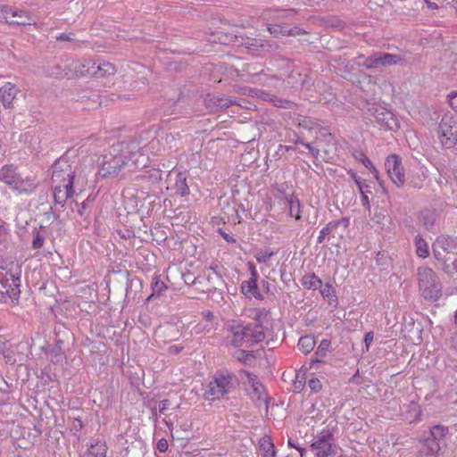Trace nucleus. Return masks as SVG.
I'll return each mask as SVG.
<instances>
[{"instance_id":"nucleus-55","label":"nucleus","mask_w":457,"mask_h":457,"mask_svg":"<svg viewBox=\"0 0 457 457\" xmlns=\"http://www.w3.org/2000/svg\"><path fill=\"white\" fill-rule=\"evenodd\" d=\"M350 175L351 178L354 180L356 186L358 187V189H360L361 187H369L368 185L363 184L361 182V179L359 176H357L355 172H351Z\"/></svg>"},{"instance_id":"nucleus-58","label":"nucleus","mask_w":457,"mask_h":457,"mask_svg":"<svg viewBox=\"0 0 457 457\" xmlns=\"http://www.w3.org/2000/svg\"><path fill=\"white\" fill-rule=\"evenodd\" d=\"M170 406V401L165 399L159 403V412L163 414L167 408Z\"/></svg>"},{"instance_id":"nucleus-26","label":"nucleus","mask_w":457,"mask_h":457,"mask_svg":"<svg viewBox=\"0 0 457 457\" xmlns=\"http://www.w3.org/2000/svg\"><path fill=\"white\" fill-rule=\"evenodd\" d=\"M106 444L97 441L96 444H92L90 448L80 457H106Z\"/></svg>"},{"instance_id":"nucleus-14","label":"nucleus","mask_w":457,"mask_h":457,"mask_svg":"<svg viewBox=\"0 0 457 457\" xmlns=\"http://www.w3.org/2000/svg\"><path fill=\"white\" fill-rule=\"evenodd\" d=\"M369 112L385 129L396 131L399 129L397 118L389 110L380 105H372L369 108Z\"/></svg>"},{"instance_id":"nucleus-10","label":"nucleus","mask_w":457,"mask_h":457,"mask_svg":"<svg viewBox=\"0 0 457 457\" xmlns=\"http://www.w3.org/2000/svg\"><path fill=\"white\" fill-rule=\"evenodd\" d=\"M315 451L316 457H333L337 453L333 434L328 430H322L315 441L311 445Z\"/></svg>"},{"instance_id":"nucleus-62","label":"nucleus","mask_w":457,"mask_h":457,"mask_svg":"<svg viewBox=\"0 0 457 457\" xmlns=\"http://www.w3.org/2000/svg\"><path fill=\"white\" fill-rule=\"evenodd\" d=\"M262 315H266V311L264 309L257 310L254 317L255 322L261 323L260 320Z\"/></svg>"},{"instance_id":"nucleus-12","label":"nucleus","mask_w":457,"mask_h":457,"mask_svg":"<svg viewBox=\"0 0 457 457\" xmlns=\"http://www.w3.org/2000/svg\"><path fill=\"white\" fill-rule=\"evenodd\" d=\"M0 21L11 25H29L32 17L29 12L16 7L4 5L0 9Z\"/></svg>"},{"instance_id":"nucleus-31","label":"nucleus","mask_w":457,"mask_h":457,"mask_svg":"<svg viewBox=\"0 0 457 457\" xmlns=\"http://www.w3.org/2000/svg\"><path fill=\"white\" fill-rule=\"evenodd\" d=\"M175 187L177 194L181 196H186L189 194V187L187 184L185 174L181 172L177 173Z\"/></svg>"},{"instance_id":"nucleus-15","label":"nucleus","mask_w":457,"mask_h":457,"mask_svg":"<svg viewBox=\"0 0 457 457\" xmlns=\"http://www.w3.org/2000/svg\"><path fill=\"white\" fill-rule=\"evenodd\" d=\"M293 124L299 129H303V130H307L311 132L312 130H315L319 134H322L325 138H330L331 133L328 132L324 128H322L314 119L303 116L300 114H295L293 117Z\"/></svg>"},{"instance_id":"nucleus-24","label":"nucleus","mask_w":457,"mask_h":457,"mask_svg":"<svg viewBox=\"0 0 457 457\" xmlns=\"http://www.w3.org/2000/svg\"><path fill=\"white\" fill-rule=\"evenodd\" d=\"M259 448L262 453V457H275L276 449L275 445L269 436H264L259 440Z\"/></svg>"},{"instance_id":"nucleus-42","label":"nucleus","mask_w":457,"mask_h":457,"mask_svg":"<svg viewBox=\"0 0 457 457\" xmlns=\"http://www.w3.org/2000/svg\"><path fill=\"white\" fill-rule=\"evenodd\" d=\"M45 235L41 233L39 230L33 231V240H32V248L33 249H40L45 243Z\"/></svg>"},{"instance_id":"nucleus-21","label":"nucleus","mask_w":457,"mask_h":457,"mask_svg":"<svg viewBox=\"0 0 457 457\" xmlns=\"http://www.w3.org/2000/svg\"><path fill=\"white\" fill-rule=\"evenodd\" d=\"M0 180L4 181L11 187L16 188L21 181V179L15 172V170L12 166H4L0 170Z\"/></svg>"},{"instance_id":"nucleus-29","label":"nucleus","mask_w":457,"mask_h":457,"mask_svg":"<svg viewBox=\"0 0 457 457\" xmlns=\"http://www.w3.org/2000/svg\"><path fill=\"white\" fill-rule=\"evenodd\" d=\"M302 285L307 289L316 290L322 287V280L314 273L306 274L302 278Z\"/></svg>"},{"instance_id":"nucleus-39","label":"nucleus","mask_w":457,"mask_h":457,"mask_svg":"<svg viewBox=\"0 0 457 457\" xmlns=\"http://www.w3.org/2000/svg\"><path fill=\"white\" fill-rule=\"evenodd\" d=\"M425 179L426 175L424 174V172L412 175L409 181V186L416 189H420L423 187V181L425 180Z\"/></svg>"},{"instance_id":"nucleus-35","label":"nucleus","mask_w":457,"mask_h":457,"mask_svg":"<svg viewBox=\"0 0 457 457\" xmlns=\"http://www.w3.org/2000/svg\"><path fill=\"white\" fill-rule=\"evenodd\" d=\"M329 346H330L329 340H327V339L321 340V342L320 343V345L315 352L316 358H315V360H312V361L321 362L322 361L321 359L326 356V353H327Z\"/></svg>"},{"instance_id":"nucleus-61","label":"nucleus","mask_w":457,"mask_h":457,"mask_svg":"<svg viewBox=\"0 0 457 457\" xmlns=\"http://www.w3.org/2000/svg\"><path fill=\"white\" fill-rule=\"evenodd\" d=\"M56 39L58 41H71V34L62 33V34H60L59 36L56 37Z\"/></svg>"},{"instance_id":"nucleus-36","label":"nucleus","mask_w":457,"mask_h":457,"mask_svg":"<svg viewBox=\"0 0 457 457\" xmlns=\"http://www.w3.org/2000/svg\"><path fill=\"white\" fill-rule=\"evenodd\" d=\"M448 433V428L442 425H436L430 428V436L431 438L440 441L445 438L446 434Z\"/></svg>"},{"instance_id":"nucleus-50","label":"nucleus","mask_w":457,"mask_h":457,"mask_svg":"<svg viewBox=\"0 0 457 457\" xmlns=\"http://www.w3.org/2000/svg\"><path fill=\"white\" fill-rule=\"evenodd\" d=\"M331 224L335 225V229L342 225L345 228H347L350 225V219L348 217H343L340 220L330 221Z\"/></svg>"},{"instance_id":"nucleus-64","label":"nucleus","mask_w":457,"mask_h":457,"mask_svg":"<svg viewBox=\"0 0 457 457\" xmlns=\"http://www.w3.org/2000/svg\"><path fill=\"white\" fill-rule=\"evenodd\" d=\"M450 343L453 347L457 349V333L453 334L450 338Z\"/></svg>"},{"instance_id":"nucleus-34","label":"nucleus","mask_w":457,"mask_h":457,"mask_svg":"<svg viewBox=\"0 0 457 457\" xmlns=\"http://www.w3.org/2000/svg\"><path fill=\"white\" fill-rule=\"evenodd\" d=\"M243 36H237L232 33H227V32H218L217 33V39L220 44L223 45H228L231 43L237 44L240 46V40Z\"/></svg>"},{"instance_id":"nucleus-28","label":"nucleus","mask_w":457,"mask_h":457,"mask_svg":"<svg viewBox=\"0 0 457 457\" xmlns=\"http://www.w3.org/2000/svg\"><path fill=\"white\" fill-rule=\"evenodd\" d=\"M151 289L152 293L148 295L146 298V302L150 303L154 301L155 299L159 298L162 292H164L167 289V286L165 283L157 278H154V281L151 284Z\"/></svg>"},{"instance_id":"nucleus-18","label":"nucleus","mask_w":457,"mask_h":457,"mask_svg":"<svg viewBox=\"0 0 457 457\" xmlns=\"http://www.w3.org/2000/svg\"><path fill=\"white\" fill-rule=\"evenodd\" d=\"M53 184L54 200L55 204H59L63 207L68 198L73 196L74 188L71 182H66V184Z\"/></svg>"},{"instance_id":"nucleus-59","label":"nucleus","mask_w":457,"mask_h":457,"mask_svg":"<svg viewBox=\"0 0 457 457\" xmlns=\"http://www.w3.org/2000/svg\"><path fill=\"white\" fill-rule=\"evenodd\" d=\"M83 428V422L80 419H74L72 422V429L77 432L79 431Z\"/></svg>"},{"instance_id":"nucleus-20","label":"nucleus","mask_w":457,"mask_h":457,"mask_svg":"<svg viewBox=\"0 0 457 457\" xmlns=\"http://www.w3.org/2000/svg\"><path fill=\"white\" fill-rule=\"evenodd\" d=\"M257 280H258V274L257 272H251V278L247 281H243L241 284V290L243 294L247 296L251 297L253 296L254 298L258 300H262L263 295L260 293L257 286Z\"/></svg>"},{"instance_id":"nucleus-57","label":"nucleus","mask_w":457,"mask_h":457,"mask_svg":"<svg viewBox=\"0 0 457 457\" xmlns=\"http://www.w3.org/2000/svg\"><path fill=\"white\" fill-rule=\"evenodd\" d=\"M320 137L317 136L315 137V139L312 142H311V144H312L313 146H314V145H320V144L321 142H323V141L324 142H330V140L332 138V137L330 138H325V137L322 134H320Z\"/></svg>"},{"instance_id":"nucleus-60","label":"nucleus","mask_w":457,"mask_h":457,"mask_svg":"<svg viewBox=\"0 0 457 457\" xmlns=\"http://www.w3.org/2000/svg\"><path fill=\"white\" fill-rule=\"evenodd\" d=\"M372 341H373V332L366 333L364 336V343H365L367 349L369 348V346L372 343Z\"/></svg>"},{"instance_id":"nucleus-7","label":"nucleus","mask_w":457,"mask_h":457,"mask_svg":"<svg viewBox=\"0 0 457 457\" xmlns=\"http://www.w3.org/2000/svg\"><path fill=\"white\" fill-rule=\"evenodd\" d=\"M437 137L442 145L447 149L457 145V116L445 112L438 124Z\"/></svg>"},{"instance_id":"nucleus-52","label":"nucleus","mask_w":457,"mask_h":457,"mask_svg":"<svg viewBox=\"0 0 457 457\" xmlns=\"http://www.w3.org/2000/svg\"><path fill=\"white\" fill-rule=\"evenodd\" d=\"M137 68H138L137 72L140 74H143V77L141 78L143 80L142 82L144 84H147L148 83L147 75L151 74V71L142 65H137Z\"/></svg>"},{"instance_id":"nucleus-51","label":"nucleus","mask_w":457,"mask_h":457,"mask_svg":"<svg viewBox=\"0 0 457 457\" xmlns=\"http://www.w3.org/2000/svg\"><path fill=\"white\" fill-rule=\"evenodd\" d=\"M287 36H290V37H296V36H300V35H303V34H307V32L299 28V27H293L291 29H287Z\"/></svg>"},{"instance_id":"nucleus-5","label":"nucleus","mask_w":457,"mask_h":457,"mask_svg":"<svg viewBox=\"0 0 457 457\" xmlns=\"http://www.w3.org/2000/svg\"><path fill=\"white\" fill-rule=\"evenodd\" d=\"M52 169V183L66 184L70 181L74 184L77 156L68 151L54 162Z\"/></svg>"},{"instance_id":"nucleus-16","label":"nucleus","mask_w":457,"mask_h":457,"mask_svg":"<svg viewBox=\"0 0 457 457\" xmlns=\"http://www.w3.org/2000/svg\"><path fill=\"white\" fill-rule=\"evenodd\" d=\"M246 376L250 386L248 395L251 399L255 403H263L266 405V408H268L267 395L262 384L257 379L255 375L246 372Z\"/></svg>"},{"instance_id":"nucleus-37","label":"nucleus","mask_w":457,"mask_h":457,"mask_svg":"<svg viewBox=\"0 0 457 457\" xmlns=\"http://www.w3.org/2000/svg\"><path fill=\"white\" fill-rule=\"evenodd\" d=\"M213 104L220 109H225L233 104H237V101L226 96H218L212 98Z\"/></svg>"},{"instance_id":"nucleus-63","label":"nucleus","mask_w":457,"mask_h":457,"mask_svg":"<svg viewBox=\"0 0 457 457\" xmlns=\"http://www.w3.org/2000/svg\"><path fill=\"white\" fill-rule=\"evenodd\" d=\"M222 237L228 243H236V239L226 232H220Z\"/></svg>"},{"instance_id":"nucleus-13","label":"nucleus","mask_w":457,"mask_h":457,"mask_svg":"<svg viewBox=\"0 0 457 457\" xmlns=\"http://www.w3.org/2000/svg\"><path fill=\"white\" fill-rule=\"evenodd\" d=\"M385 168L392 182L398 187H403L405 183V175L401 157L396 154H390L386 159Z\"/></svg>"},{"instance_id":"nucleus-54","label":"nucleus","mask_w":457,"mask_h":457,"mask_svg":"<svg viewBox=\"0 0 457 457\" xmlns=\"http://www.w3.org/2000/svg\"><path fill=\"white\" fill-rule=\"evenodd\" d=\"M169 444L168 441L164 438L160 439L157 442V449L161 453H165L168 450Z\"/></svg>"},{"instance_id":"nucleus-19","label":"nucleus","mask_w":457,"mask_h":457,"mask_svg":"<svg viewBox=\"0 0 457 457\" xmlns=\"http://www.w3.org/2000/svg\"><path fill=\"white\" fill-rule=\"evenodd\" d=\"M19 93L20 89L16 85L6 82L0 88V98L4 107L6 109L13 108L14 100Z\"/></svg>"},{"instance_id":"nucleus-38","label":"nucleus","mask_w":457,"mask_h":457,"mask_svg":"<svg viewBox=\"0 0 457 457\" xmlns=\"http://www.w3.org/2000/svg\"><path fill=\"white\" fill-rule=\"evenodd\" d=\"M233 356L237 361H238L242 363H245V364L249 363L253 358V352L242 350V349L237 350L234 353Z\"/></svg>"},{"instance_id":"nucleus-1","label":"nucleus","mask_w":457,"mask_h":457,"mask_svg":"<svg viewBox=\"0 0 457 457\" xmlns=\"http://www.w3.org/2000/svg\"><path fill=\"white\" fill-rule=\"evenodd\" d=\"M148 158L137 140L122 141L112 145L103 156L98 175L103 179H114L134 172L146 166Z\"/></svg>"},{"instance_id":"nucleus-2","label":"nucleus","mask_w":457,"mask_h":457,"mask_svg":"<svg viewBox=\"0 0 457 457\" xmlns=\"http://www.w3.org/2000/svg\"><path fill=\"white\" fill-rule=\"evenodd\" d=\"M229 331L232 334L230 342L235 347L242 346L244 344L247 346H252L265 339L262 325L258 322L247 325L237 323L229 327Z\"/></svg>"},{"instance_id":"nucleus-27","label":"nucleus","mask_w":457,"mask_h":457,"mask_svg":"<svg viewBox=\"0 0 457 457\" xmlns=\"http://www.w3.org/2000/svg\"><path fill=\"white\" fill-rule=\"evenodd\" d=\"M162 179V172L159 169H150L144 172L142 175H138L135 178L137 181H146L152 184L158 183Z\"/></svg>"},{"instance_id":"nucleus-4","label":"nucleus","mask_w":457,"mask_h":457,"mask_svg":"<svg viewBox=\"0 0 457 457\" xmlns=\"http://www.w3.org/2000/svg\"><path fill=\"white\" fill-rule=\"evenodd\" d=\"M417 277L422 296L429 301H436L442 295V285L436 272L431 268L420 267Z\"/></svg>"},{"instance_id":"nucleus-56","label":"nucleus","mask_w":457,"mask_h":457,"mask_svg":"<svg viewBox=\"0 0 457 457\" xmlns=\"http://www.w3.org/2000/svg\"><path fill=\"white\" fill-rule=\"evenodd\" d=\"M7 238V231L4 227V222L0 220V245Z\"/></svg>"},{"instance_id":"nucleus-3","label":"nucleus","mask_w":457,"mask_h":457,"mask_svg":"<svg viewBox=\"0 0 457 457\" xmlns=\"http://www.w3.org/2000/svg\"><path fill=\"white\" fill-rule=\"evenodd\" d=\"M238 386L237 376L228 370H217L204 393L208 401H215L229 394Z\"/></svg>"},{"instance_id":"nucleus-11","label":"nucleus","mask_w":457,"mask_h":457,"mask_svg":"<svg viewBox=\"0 0 457 457\" xmlns=\"http://www.w3.org/2000/svg\"><path fill=\"white\" fill-rule=\"evenodd\" d=\"M240 46H244L252 55L256 57L263 56L278 48V45L276 42L249 37H241Z\"/></svg>"},{"instance_id":"nucleus-30","label":"nucleus","mask_w":457,"mask_h":457,"mask_svg":"<svg viewBox=\"0 0 457 457\" xmlns=\"http://www.w3.org/2000/svg\"><path fill=\"white\" fill-rule=\"evenodd\" d=\"M354 158L361 162L375 177L377 180H378V171L373 165L372 162L367 157V155L362 151H358L353 154Z\"/></svg>"},{"instance_id":"nucleus-43","label":"nucleus","mask_w":457,"mask_h":457,"mask_svg":"<svg viewBox=\"0 0 457 457\" xmlns=\"http://www.w3.org/2000/svg\"><path fill=\"white\" fill-rule=\"evenodd\" d=\"M295 144H301V145H303L311 153V154L314 157V158H318V156L320 155V149L316 146H313L312 144L311 143H305L303 142V137H297L295 139Z\"/></svg>"},{"instance_id":"nucleus-9","label":"nucleus","mask_w":457,"mask_h":457,"mask_svg":"<svg viewBox=\"0 0 457 457\" xmlns=\"http://www.w3.org/2000/svg\"><path fill=\"white\" fill-rule=\"evenodd\" d=\"M407 63L408 62L404 55L401 54H395L378 52L367 57L363 63H358V65H362L368 70H374L379 67H389L393 65L406 66Z\"/></svg>"},{"instance_id":"nucleus-33","label":"nucleus","mask_w":457,"mask_h":457,"mask_svg":"<svg viewBox=\"0 0 457 457\" xmlns=\"http://www.w3.org/2000/svg\"><path fill=\"white\" fill-rule=\"evenodd\" d=\"M414 245L416 247V253L419 257L426 258L428 256V245L420 235H417L415 237Z\"/></svg>"},{"instance_id":"nucleus-41","label":"nucleus","mask_w":457,"mask_h":457,"mask_svg":"<svg viewBox=\"0 0 457 457\" xmlns=\"http://www.w3.org/2000/svg\"><path fill=\"white\" fill-rule=\"evenodd\" d=\"M270 101L272 102L274 106L279 107V108L291 109L295 105V103L292 101L276 97V96H273L272 98H270Z\"/></svg>"},{"instance_id":"nucleus-8","label":"nucleus","mask_w":457,"mask_h":457,"mask_svg":"<svg viewBox=\"0 0 457 457\" xmlns=\"http://www.w3.org/2000/svg\"><path fill=\"white\" fill-rule=\"evenodd\" d=\"M21 275L13 272H1L0 271V287L3 289V294L5 296V302L12 305H17L19 303L21 296Z\"/></svg>"},{"instance_id":"nucleus-32","label":"nucleus","mask_w":457,"mask_h":457,"mask_svg":"<svg viewBox=\"0 0 457 457\" xmlns=\"http://www.w3.org/2000/svg\"><path fill=\"white\" fill-rule=\"evenodd\" d=\"M297 346L298 349L304 354L311 353L315 346L314 337L310 336L301 337Z\"/></svg>"},{"instance_id":"nucleus-23","label":"nucleus","mask_w":457,"mask_h":457,"mask_svg":"<svg viewBox=\"0 0 457 457\" xmlns=\"http://www.w3.org/2000/svg\"><path fill=\"white\" fill-rule=\"evenodd\" d=\"M440 448L439 442L428 436L420 450V457H436Z\"/></svg>"},{"instance_id":"nucleus-49","label":"nucleus","mask_w":457,"mask_h":457,"mask_svg":"<svg viewBox=\"0 0 457 457\" xmlns=\"http://www.w3.org/2000/svg\"><path fill=\"white\" fill-rule=\"evenodd\" d=\"M366 187H361L359 190L361 196V205L365 207L367 210L370 209V200L369 196L367 195V192L365 191Z\"/></svg>"},{"instance_id":"nucleus-45","label":"nucleus","mask_w":457,"mask_h":457,"mask_svg":"<svg viewBox=\"0 0 457 457\" xmlns=\"http://www.w3.org/2000/svg\"><path fill=\"white\" fill-rule=\"evenodd\" d=\"M269 32L274 37H278L279 35L287 36V28L281 27L279 25H270L268 27Z\"/></svg>"},{"instance_id":"nucleus-25","label":"nucleus","mask_w":457,"mask_h":457,"mask_svg":"<svg viewBox=\"0 0 457 457\" xmlns=\"http://www.w3.org/2000/svg\"><path fill=\"white\" fill-rule=\"evenodd\" d=\"M285 204L288 207L289 215L295 217L296 220L301 219V204L299 199L292 195L290 197L284 198Z\"/></svg>"},{"instance_id":"nucleus-48","label":"nucleus","mask_w":457,"mask_h":457,"mask_svg":"<svg viewBox=\"0 0 457 457\" xmlns=\"http://www.w3.org/2000/svg\"><path fill=\"white\" fill-rule=\"evenodd\" d=\"M335 290L330 284H326L321 289L320 294L324 298H329L330 296H335Z\"/></svg>"},{"instance_id":"nucleus-22","label":"nucleus","mask_w":457,"mask_h":457,"mask_svg":"<svg viewBox=\"0 0 457 457\" xmlns=\"http://www.w3.org/2000/svg\"><path fill=\"white\" fill-rule=\"evenodd\" d=\"M435 245L446 253L457 254V237L441 236L436 240Z\"/></svg>"},{"instance_id":"nucleus-47","label":"nucleus","mask_w":457,"mask_h":457,"mask_svg":"<svg viewBox=\"0 0 457 457\" xmlns=\"http://www.w3.org/2000/svg\"><path fill=\"white\" fill-rule=\"evenodd\" d=\"M308 386L311 388L312 392L318 393L321 390L322 385L319 378H313L309 380Z\"/></svg>"},{"instance_id":"nucleus-40","label":"nucleus","mask_w":457,"mask_h":457,"mask_svg":"<svg viewBox=\"0 0 457 457\" xmlns=\"http://www.w3.org/2000/svg\"><path fill=\"white\" fill-rule=\"evenodd\" d=\"M273 255L274 253L272 251L268 250L263 251L262 249H259L256 250V252L254 253V257L259 263L267 262Z\"/></svg>"},{"instance_id":"nucleus-46","label":"nucleus","mask_w":457,"mask_h":457,"mask_svg":"<svg viewBox=\"0 0 457 457\" xmlns=\"http://www.w3.org/2000/svg\"><path fill=\"white\" fill-rule=\"evenodd\" d=\"M202 279H206L209 283H212L214 279H217V278L213 274H212L210 272L209 273L204 272L202 277H197V278H194L192 284L194 286L201 284Z\"/></svg>"},{"instance_id":"nucleus-53","label":"nucleus","mask_w":457,"mask_h":457,"mask_svg":"<svg viewBox=\"0 0 457 457\" xmlns=\"http://www.w3.org/2000/svg\"><path fill=\"white\" fill-rule=\"evenodd\" d=\"M451 107L457 112V91H453L448 95Z\"/></svg>"},{"instance_id":"nucleus-6","label":"nucleus","mask_w":457,"mask_h":457,"mask_svg":"<svg viewBox=\"0 0 457 457\" xmlns=\"http://www.w3.org/2000/svg\"><path fill=\"white\" fill-rule=\"evenodd\" d=\"M66 67L77 75H92L99 78L113 75L116 71L114 65L110 62H96L91 60H84L83 62L73 60Z\"/></svg>"},{"instance_id":"nucleus-17","label":"nucleus","mask_w":457,"mask_h":457,"mask_svg":"<svg viewBox=\"0 0 457 457\" xmlns=\"http://www.w3.org/2000/svg\"><path fill=\"white\" fill-rule=\"evenodd\" d=\"M331 66L334 71L344 79H350L354 71L355 62L346 54L332 59Z\"/></svg>"},{"instance_id":"nucleus-44","label":"nucleus","mask_w":457,"mask_h":457,"mask_svg":"<svg viewBox=\"0 0 457 457\" xmlns=\"http://www.w3.org/2000/svg\"><path fill=\"white\" fill-rule=\"evenodd\" d=\"M335 225L328 222L320 231V235L317 238V243L321 244L323 243L325 237L332 233L333 230H335Z\"/></svg>"}]
</instances>
